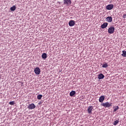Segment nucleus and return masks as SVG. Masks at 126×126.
Wrapping results in <instances>:
<instances>
[{"label":"nucleus","mask_w":126,"mask_h":126,"mask_svg":"<svg viewBox=\"0 0 126 126\" xmlns=\"http://www.w3.org/2000/svg\"><path fill=\"white\" fill-rule=\"evenodd\" d=\"M28 108L29 110H33V109H35L36 108V106L34 103H32L29 104Z\"/></svg>","instance_id":"5"},{"label":"nucleus","mask_w":126,"mask_h":126,"mask_svg":"<svg viewBox=\"0 0 126 126\" xmlns=\"http://www.w3.org/2000/svg\"><path fill=\"white\" fill-rule=\"evenodd\" d=\"M113 109H114L113 112H117V111H118V110L119 109V107L118 106H116L113 107Z\"/></svg>","instance_id":"14"},{"label":"nucleus","mask_w":126,"mask_h":126,"mask_svg":"<svg viewBox=\"0 0 126 126\" xmlns=\"http://www.w3.org/2000/svg\"><path fill=\"white\" fill-rule=\"evenodd\" d=\"M106 20L107 22H109V23H110L113 21V18L111 16H108L106 18Z\"/></svg>","instance_id":"8"},{"label":"nucleus","mask_w":126,"mask_h":126,"mask_svg":"<svg viewBox=\"0 0 126 126\" xmlns=\"http://www.w3.org/2000/svg\"><path fill=\"white\" fill-rule=\"evenodd\" d=\"M122 52L123 54H122V56H123V57H126V51H123Z\"/></svg>","instance_id":"19"},{"label":"nucleus","mask_w":126,"mask_h":126,"mask_svg":"<svg viewBox=\"0 0 126 126\" xmlns=\"http://www.w3.org/2000/svg\"><path fill=\"white\" fill-rule=\"evenodd\" d=\"M107 26H108V23H104L101 26V28L104 29V28H106Z\"/></svg>","instance_id":"11"},{"label":"nucleus","mask_w":126,"mask_h":126,"mask_svg":"<svg viewBox=\"0 0 126 126\" xmlns=\"http://www.w3.org/2000/svg\"><path fill=\"white\" fill-rule=\"evenodd\" d=\"M115 32V27H110L108 30V32L109 34H113Z\"/></svg>","instance_id":"2"},{"label":"nucleus","mask_w":126,"mask_h":126,"mask_svg":"<svg viewBox=\"0 0 126 126\" xmlns=\"http://www.w3.org/2000/svg\"><path fill=\"white\" fill-rule=\"evenodd\" d=\"M63 2L64 4H65V5H67L68 6H69V5L71 4V0H64Z\"/></svg>","instance_id":"4"},{"label":"nucleus","mask_w":126,"mask_h":126,"mask_svg":"<svg viewBox=\"0 0 126 126\" xmlns=\"http://www.w3.org/2000/svg\"><path fill=\"white\" fill-rule=\"evenodd\" d=\"M42 97H43V95H42V94H39L38 95H37V98L38 99V100H41V99H42Z\"/></svg>","instance_id":"17"},{"label":"nucleus","mask_w":126,"mask_h":126,"mask_svg":"<svg viewBox=\"0 0 126 126\" xmlns=\"http://www.w3.org/2000/svg\"><path fill=\"white\" fill-rule=\"evenodd\" d=\"M126 17V14H124L123 16V18L125 19Z\"/></svg>","instance_id":"22"},{"label":"nucleus","mask_w":126,"mask_h":126,"mask_svg":"<svg viewBox=\"0 0 126 126\" xmlns=\"http://www.w3.org/2000/svg\"><path fill=\"white\" fill-rule=\"evenodd\" d=\"M34 71V73H35V74L38 75L40 74V73L41 72V69H40L39 67H37L35 68Z\"/></svg>","instance_id":"3"},{"label":"nucleus","mask_w":126,"mask_h":126,"mask_svg":"<svg viewBox=\"0 0 126 126\" xmlns=\"http://www.w3.org/2000/svg\"><path fill=\"white\" fill-rule=\"evenodd\" d=\"M15 9H16V6H15V5L10 7V10H11V11H14Z\"/></svg>","instance_id":"15"},{"label":"nucleus","mask_w":126,"mask_h":126,"mask_svg":"<svg viewBox=\"0 0 126 126\" xmlns=\"http://www.w3.org/2000/svg\"><path fill=\"white\" fill-rule=\"evenodd\" d=\"M75 91H71L70 94H69V95L71 97H72V96H73L74 95H75Z\"/></svg>","instance_id":"16"},{"label":"nucleus","mask_w":126,"mask_h":126,"mask_svg":"<svg viewBox=\"0 0 126 126\" xmlns=\"http://www.w3.org/2000/svg\"><path fill=\"white\" fill-rule=\"evenodd\" d=\"M101 106H103V107H104V108H109V107H111V106H112V104L108 102L101 103Z\"/></svg>","instance_id":"1"},{"label":"nucleus","mask_w":126,"mask_h":126,"mask_svg":"<svg viewBox=\"0 0 126 126\" xmlns=\"http://www.w3.org/2000/svg\"><path fill=\"white\" fill-rule=\"evenodd\" d=\"M75 25V22L73 20H70L69 22V26L71 27Z\"/></svg>","instance_id":"9"},{"label":"nucleus","mask_w":126,"mask_h":126,"mask_svg":"<svg viewBox=\"0 0 126 126\" xmlns=\"http://www.w3.org/2000/svg\"><path fill=\"white\" fill-rule=\"evenodd\" d=\"M41 57L44 59L46 60L47 59V54L46 53H43L41 55Z\"/></svg>","instance_id":"13"},{"label":"nucleus","mask_w":126,"mask_h":126,"mask_svg":"<svg viewBox=\"0 0 126 126\" xmlns=\"http://www.w3.org/2000/svg\"><path fill=\"white\" fill-rule=\"evenodd\" d=\"M93 106H90L88 107L87 111L89 114H91L92 113V111H93Z\"/></svg>","instance_id":"6"},{"label":"nucleus","mask_w":126,"mask_h":126,"mask_svg":"<svg viewBox=\"0 0 126 126\" xmlns=\"http://www.w3.org/2000/svg\"><path fill=\"white\" fill-rule=\"evenodd\" d=\"M102 67H104V68L108 67V64L107 63L103 64Z\"/></svg>","instance_id":"20"},{"label":"nucleus","mask_w":126,"mask_h":126,"mask_svg":"<svg viewBox=\"0 0 126 126\" xmlns=\"http://www.w3.org/2000/svg\"><path fill=\"white\" fill-rule=\"evenodd\" d=\"M105 77V76L103 74L100 73L98 76V79H103Z\"/></svg>","instance_id":"12"},{"label":"nucleus","mask_w":126,"mask_h":126,"mask_svg":"<svg viewBox=\"0 0 126 126\" xmlns=\"http://www.w3.org/2000/svg\"><path fill=\"white\" fill-rule=\"evenodd\" d=\"M104 100H105V97L104 95H102L99 97V102L100 103H103V102H104Z\"/></svg>","instance_id":"10"},{"label":"nucleus","mask_w":126,"mask_h":126,"mask_svg":"<svg viewBox=\"0 0 126 126\" xmlns=\"http://www.w3.org/2000/svg\"><path fill=\"white\" fill-rule=\"evenodd\" d=\"M113 8H114L113 4H109L106 6V9H107L108 10H111V9H113Z\"/></svg>","instance_id":"7"},{"label":"nucleus","mask_w":126,"mask_h":126,"mask_svg":"<svg viewBox=\"0 0 126 126\" xmlns=\"http://www.w3.org/2000/svg\"><path fill=\"white\" fill-rule=\"evenodd\" d=\"M118 124H119V121L118 120L115 121L113 122L114 126H117V125H118Z\"/></svg>","instance_id":"18"},{"label":"nucleus","mask_w":126,"mask_h":126,"mask_svg":"<svg viewBox=\"0 0 126 126\" xmlns=\"http://www.w3.org/2000/svg\"><path fill=\"white\" fill-rule=\"evenodd\" d=\"M9 105H14V101L9 102Z\"/></svg>","instance_id":"21"}]
</instances>
